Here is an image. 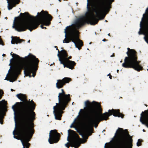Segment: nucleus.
Listing matches in <instances>:
<instances>
[{
  "mask_svg": "<svg viewBox=\"0 0 148 148\" xmlns=\"http://www.w3.org/2000/svg\"><path fill=\"white\" fill-rule=\"evenodd\" d=\"M84 104L85 107H87L89 112V114L87 116L88 126L107 119L108 113L105 112L102 114H101V109L98 103L94 101L92 103H89L87 100L84 102Z\"/></svg>",
  "mask_w": 148,
  "mask_h": 148,
  "instance_id": "f257e3e1",
  "label": "nucleus"
},
{
  "mask_svg": "<svg viewBox=\"0 0 148 148\" xmlns=\"http://www.w3.org/2000/svg\"><path fill=\"white\" fill-rule=\"evenodd\" d=\"M77 21L78 22V23L77 24L73 25L72 26L73 27L70 28L69 29L68 35L66 38V29L68 26H66L64 29V33L65 34V38L62 41L63 43H67L71 41L74 45H75V41L74 40L75 36V30H76L75 29V27L77 28H79L81 25L83 24L84 23L87 21H90L91 25H94L96 23L97 21V20L96 19L95 15L92 12H90L88 14L86 19L84 18L78 19L77 20Z\"/></svg>",
  "mask_w": 148,
  "mask_h": 148,
  "instance_id": "f03ea898",
  "label": "nucleus"
},
{
  "mask_svg": "<svg viewBox=\"0 0 148 148\" xmlns=\"http://www.w3.org/2000/svg\"><path fill=\"white\" fill-rule=\"evenodd\" d=\"M16 97L21 101L23 102L21 115V121L23 125H26V127H27L28 121L30 119L29 111V110H32L35 107H33L32 105L26 100L25 96L23 94H17Z\"/></svg>",
  "mask_w": 148,
  "mask_h": 148,
  "instance_id": "7ed1b4c3",
  "label": "nucleus"
},
{
  "mask_svg": "<svg viewBox=\"0 0 148 148\" xmlns=\"http://www.w3.org/2000/svg\"><path fill=\"white\" fill-rule=\"evenodd\" d=\"M127 51L126 54L128 57L125 58L124 62L122 64V66L125 68L132 67L134 69L139 71L142 69V67L138 64V62L136 60L135 57V51L132 49L127 48Z\"/></svg>",
  "mask_w": 148,
  "mask_h": 148,
  "instance_id": "20e7f679",
  "label": "nucleus"
},
{
  "mask_svg": "<svg viewBox=\"0 0 148 148\" xmlns=\"http://www.w3.org/2000/svg\"><path fill=\"white\" fill-rule=\"evenodd\" d=\"M38 14V13L36 16L33 18L35 20L34 21L31 22L27 20H23L18 22L16 24L15 29L18 32H20L23 31L27 28H28L30 31V29L36 28L39 24V23H37V21L35 20Z\"/></svg>",
  "mask_w": 148,
  "mask_h": 148,
  "instance_id": "39448f33",
  "label": "nucleus"
},
{
  "mask_svg": "<svg viewBox=\"0 0 148 148\" xmlns=\"http://www.w3.org/2000/svg\"><path fill=\"white\" fill-rule=\"evenodd\" d=\"M113 0H104L100 4H93L92 8L97 16L104 12H106V14L110 8V4Z\"/></svg>",
  "mask_w": 148,
  "mask_h": 148,
  "instance_id": "423d86ee",
  "label": "nucleus"
},
{
  "mask_svg": "<svg viewBox=\"0 0 148 148\" xmlns=\"http://www.w3.org/2000/svg\"><path fill=\"white\" fill-rule=\"evenodd\" d=\"M27 56L28 57L26 62L25 64L24 67L26 73H25L24 72V74L25 75L28 76L29 78H30V74L33 70V66H36L38 65V60L33 55L29 54Z\"/></svg>",
  "mask_w": 148,
  "mask_h": 148,
  "instance_id": "0eeeda50",
  "label": "nucleus"
},
{
  "mask_svg": "<svg viewBox=\"0 0 148 148\" xmlns=\"http://www.w3.org/2000/svg\"><path fill=\"white\" fill-rule=\"evenodd\" d=\"M20 133L21 137L22 139H20V140L21 143L23 148H28L29 144L28 141L29 140L26 138L27 135L30 133L32 135L33 133L34 130L32 127H29L28 125L26 127V125H23L21 128Z\"/></svg>",
  "mask_w": 148,
  "mask_h": 148,
  "instance_id": "6e6552de",
  "label": "nucleus"
},
{
  "mask_svg": "<svg viewBox=\"0 0 148 148\" xmlns=\"http://www.w3.org/2000/svg\"><path fill=\"white\" fill-rule=\"evenodd\" d=\"M61 92L58 93V103L59 104V108L65 106L68 101L69 100L68 97L69 94L65 95L62 89H61Z\"/></svg>",
  "mask_w": 148,
  "mask_h": 148,
  "instance_id": "1a4fd4ad",
  "label": "nucleus"
},
{
  "mask_svg": "<svg viewBox=\"0 0 148 148\" xmlns=\"http://www.w3.org/2000/svg\"><path fill=\"white\" fill-rule=\"evenodd\" d=\"M51 19V16L46 12H41L38 17V20L45 25H48L50 24Z\"/></svg>",
  "mask_w": 148,
  "mask_h": 148,
  "instance_id": "9d476101",
  "label": "nucleus"
},
{
  "mask_svg": "<svg viewBox=\"0 0 148 148\" xmlns=\"http://www.w3.org/2000/svg\"><path fill=\"white\" fill-rule=\"evenodd\" d=\"M22 64L21 63L16 64L14 67V68L12 69V72L10 74L9 78L10 79L9 80L10 82H12L16 80L17 75L16 73L17 72H19L20 70L22 69Z\"/></svg>",
  "mask_w": 148,
  "mask_h": 148,
  "instance_id": "9b49d317",
  "label": "nucleus"
},
{
  "mask_svg": "<svg viewBox=\"0 0 148 148\" xmlns=\"http://www.w3.org/2000/svg\"><path fill=\"white\" fill-rule=\"evenodd\" d=\"M59 138V134L57 133L56 130H51L49 133L48 139L49 143L50 144L57 143Z\"/></svg>",
  "mask_w": 148,
  "mask_h": 148,
  "instance_id": "f8f14e48",
  "label": "nucleus"
},
{
  "mask_svg": "<svg viewBox=\"0 0 148 148\" xmlns=\"http://www.w3.org/2000/svg\"><path fill=\"white\" fill-rule=\"evenodd\" d=\"M70 145L72 147L76 148L79 146L80 143L79 142L78 136L75 134L71 137L70 142Z\"/></svg>",
  "mask_w": 148,
  "mask_h": 148,
  "instance_id": "ddd939ff",
  "label": "nucleus"
},
{
  "mask_svg": "<svg viewBox=\"0 0 148 148\" xmlns=\"http://www.w3.org/2000/svg\"><path fill=\"white\" fill-rule=\"evenodd\" d=\"M140 116V122L143 124H146L148 127V111L145 112L143 115L141 114Z\"/></svg>",
  "mask_w": 148,
  "mask_h": 148,
  "instance_id": "4468645a",
  "label": "nucleus"
},
{
  "mask_svg": "<svg viewBox=\"0 0 148 148\" xmlns=\"http://www.w3.org/2000/svg\"><path fill=\"white\" fill-rule=\"evenodd\" d=\"M108 116H110L112 115L114 116H117L118 117L123 118V115L119 112L118 110H115L113 109L108 110Z\"/></svg>",
  "mask_w": 148,
  "mask_h": 148,
  "instance_id": "2eb2a0df",
  "label": "nucleus"
},
{
  "mask_svg": "<svg viewBox=\"0 0 148 148\" xmlns=\"http://www.w3.org/2000/svg\"><path fill=\"white\" fill-rule=\"evenodd\" d=\"M59 104H58V105L57 107V108L56 110V113L53 114L54 116V119H57L59 120L60 119L61 116V114L59 112L60 111L62 110L63 109V108L65 107V106L62 107L61 108H59Z\"/></svg>",
  "mask_w": 148,
  "mask_h": 148,
  "instance_id": "dca6fc26",
  "label": "nucleus"
},
{
  "mask_svg": "<svg viewBox=\"0 0 148 148\" xmlns=\"http://www.w3.org/2000/svg\"><path fill=\"white\" fill-rule=\"evenodd\" d=\"M12 58L10 60V63L11 60L13 58H14V59H15L17 61L16 63L13 66V69L14 68V67L16 64H18L20 63H21L22 64V68L23 66V63L22 60L16 54L13 53V55H12ZM10 64V63L9 65Z\"/></svg>",
  "mask_w": 148,
  "mask_h": 148,
  "instance_id": "f3484780",
  "label": "nucleus"
},
{
  "mask_svg": "<svg viewBox=\"0 0 148 148\" xmlns=\"http://www.w3.org/2000/svg\"><path fill=\"white\" fill-rule=\"evenodd\" d=\"M8 4L7 8L8 10L11 9L14 6L19 2V0H6Z\"/></svg>",
  "mask_w": 148,
  "mask_h": 148,
  "instance_id": "a211bd4d",
  "label": "nucleus"
},
{
  "mask_svg": "<svg viewBox=\"0 0 148 148\" xmlns=\"http://www.w3.org/2000/svg\"><path fill=\"white\" fill-rule=\"evenodd\" d=\"M12 108L14 112V119L15 122V127L14 131V130L16 127V120L15 119V113L16 111H18L19 110L20 108V106L18 104L16 103L12 107Z\"/></svg>",
  "mask_w": 148,
  "mask_h": 148,
  "instance_id": "6ab92c4d",
  "label": "nucleus"
},
{
  "mask_svg": "<svg viewBox=\"0 0 148 148\" xmlns=\"http://www.w3.org/2000/svg\"><path fill=\"white\" fill-rule=\"evenodd\" d=\"M132 139L130 136H128L124 145L121 147L120 148H131L132 145Z\"/></svg>",
  "mask_w": 148,
  "mask_h": 148,
  "instance_id": "aec40b11",
  "label": "nucleus"
},
{
  "mask_svg": "<svg viewBox=\"0 0 148 148\" xmlns=\"http://www.w3.org/2000/svg\"><path fill=\"white\" fill-rule=\"evenodd\" d=\"M65 60L66 67L69 69H73L75 63L74 61L69 60L68 58L65 59Z\"/></svg>",
  "mask_w": 148,
  "mask_h": 148,
  "instance_id": "412c9836",
  "label": "nucleus"
},
{
  "mask_svg": "<svg viewBox=\"0 0 148 148\" xmlns=\"http://www.w3.org/2000/svg\"><path fill=\"white\" fill-rule=\"evenodd\" d=\"M75 36L74 40L75 41V44H76L77 46H82V41L80 40L78 38V31L77 30H75Z\"/></svg>",
  "mask_w": 148,
  "mask_h": 148,
  "instance_id": "4be33fe9",
  "label": "nucleus"
},
{
  "mask_svg": "<svg viewBox=\"0 0 148 148\" xmlns=\"http://www.w3.org/2000/svg\"><path fill=\"white\" fill-rule=\"evenodd\" d=\"M64 84V83L62 81V79L61 80H57L56 85L57 88H59L62 87Z\"/></svg>",
  "mask_w": 148,
  "mask_h": 148,
  "instance_id": "5701e85b",
  "label": "nucleus"
},
{
  "mask_svg": "<svg viewBox=\"0 0 148 148\" xmlns=\"http://www.w3.org/2000/svg\"><path fill=\"white\" fill-rule=\"evenodd\" d=\"M60 56L61 57L62 60L63 59H67V58H66V56L67 55L66 53V52L64 50H62L60 51Z\"/></svg>",
  "mask_w": 148,
  "mask_h": 148,
  "instance_id": "b1692460",
  "label": "nucleus"
},
{
  "mask_svg": "<svg viewBox=\"0 0 148 148\" xmlns=\"http://www.w3.org/2000/svg\"><path fill=\"white\" fill-rule=\"evenodd\" d=\"M1 105L0 107H1L2 108V112L3 110L5 108V106L6 104V102L4 100H2V101H0Z\"/></svg>",
  "mask_w": 148,
  "mask_h": 148,
  "instance_id": "393cba45",
  "label": "nucleus"
},
{
  "mask_svg": "<svg viewBox=\"0 0 148 148\" xmlns=\"http://www.w3.org/2000/svg\"><path fill=\"white\" fill-rule=\"evenodd\" d=\"M62 79L64 84L65 83H68L70 80V79L69 78L65 77Z\"/></svg>",
  "mask_w": 148,
  "mask_h": 148,
  "instance_id": "a878e982",
  "label": "nucleus"
},
{
  "mask_svg": "<svg viewBox=\"0 0 148 148\" xmlns=\"http://www.w3.org/2000/svg\"><path fill=\"white\" fill-rule=\"evenodd\" d=\"M116 133L120 135L122 134L123 133V131L122 129L120 128H118L116 131Z\"/></svg>",
  "mask_w": 148,
  "mask_h": 148,
  "instance_id": "bb28decb",
  "label": "nucleus"
},
{
  "mask_svg": "<svg viewBox=\"0 0 148 148\" xmlns=\"http://www.w3.org/2000/svg\"><path fill=\"white\" fill-rule=\"evenodd\" d=\"M65 59H63L62 60L60 61V64H63V67H64L66 66V63H65Z\"/></svg>",
  "mask_w": 148,
  "mask_h": 148,
  "instance_id": "cd10ccee",
  "label": "nucleus"
},
{
  "mask_svg": "<svg viewBox=\"0 0 148 148\" xmlns=\"http://www.w3.org/2000/svg\"><path fill=\"white\" fill-rule=\"evenodd\" d=\"M2 113V108L1 107H0V123L1 124H2V122L1 121L2 120L3 117L1 115Z\"/></svg>",
  "mask_w": 148,
  "mask_h": 148,
  "instance_id": "c85d7f7f",
  "label": "nucleus"
},
{
  "mask_svg": "<svg viewBox=\"0 0 148 148\" xmlns=\"http://www.w3.org/2000/svg\"><path fill=\"white\" fill-rule=\"evenodd\" d=\"M13 42L12 41V40L11 41V43L12 44H14V42H16L18 41V38H15L13 40Z\"/></svg>",
  "mask_w": 148,
  "mask_h": 148,
  "instance_id": "c756f323",
  "label": "nucleus"
},
{
  "mask_svg": "<svg viewBox=\"0 0 148 148\" xmlns=\"http://www.w3.org/2000/svg\"><path fill=\"white\" fill-rule=\"evenodd\" d=\"M56 50H58V54H57V56L58 57V60L60 61L62 60V59H61V57H60H60L59 56V50H58V49L57 48H56Z\"/></svg>",
  "mask_w": 148,
  "mask_h": 148,
  "instance_id": "7c9ffc66",
  "label": "nucleus"
},
{
  "mask_svg": "<svg viewBox=\"0 0 148 148\" xmlns=\"http://www.w3.org/2000/svg\"><path fill=\"white\" fill-rule=\"evenodd\" d=\"M81 110V109H80V111H79V112L78 113V115L77 116H76V118L74 119L73 122L71 124V125L70 126V127L71 128L72 127V125L73 124V123H74V122H75V120L76 119V118H77L78 116L79 115V113H80V111Z\"/></svg>",
  "mask_w": 148,
  "mask_h": 148,
  "instance_id": "2f4dec72",
  "label": "nucleus"
},
{
  "mask_svg": "<svg viewBox=\"0 0 148 148\" xmlns=\"http://www.w3.org/2000/svg\"><path fill=\"white\" fill-rule=\"evenodd\" d=\"M147 11V10H145V13L144 14H143V17L141 19V20H142L140 22V27H141V23L142 22V20H143V18H144V17L145 14L146 13Z\"/></svg>",
  "mask_w": 148,
  "mask_h": 148,
  "instance_id": "473e14b6",
  "label": "nucleus"
},
{
  "mask_svg": "<svg viewBox=\"0 0 148 148\" xmlns=\"http://www.w3.org/2000/svg\"><path fill=\"white\" fill-rule=\"evenodd\" d=\"M35 66H33V71L32 72V76H33V77H34V76L35 75V73H34V67ZM37 69L36 68H35L34 69V70H35V71H36Z\"/></svg>",
  "mask_w": 148,
  "mask_h": 148,
  "instance_id": "72a5a7b5",
  "label": "nucleus"
},
{
  "mask_svg": "<svg viewBox=\"0 0 148 148\" xmlns=\"http://www.w3.org/2000/svg\"><path fill=\"white\" fill-rule=\"evenodd\" d=\"M140 140L138 139V142L136 143V145L138 146H139L140 145Z\"/></svg>",
  "mask_w": 148,
  "mask_h": 148,
  "instance_id": "f704fd0d",
  "label": "nucleus"
},
{
  "mask_svg": "<svg viewBox=\"0 0 148 148\" xmlns=\"http://www.w3.org/2000/svg\"><path fill=\"white\" fill-rule=\"evenodd\" d=\"M29 103H31V104H32V106H33V107H35V104L32 100H31V101H29Z\"/></svg>",
  "mask_w": 148,
  "mask_h": 148,
  "instance_id": "c9c22d12",
  "label": "nucleus"
},
{
  "mask_svg": "<svg viewBox=\"0 0 148 148\" xmlns=\"http://www.w3.org/2000/svg\"><path fill=\"white\" fill-rule=\"evenodd\" d=\"M75 46V47L76 48H77V49H78V50H79V49H80L81 47V46H77L76 45V44H75V45H74Z\"/></svg>",
  "mask_w": 148,
  "mask_h": 148,
  "instance_id": "e433bc0d",
  "label": "nucleus"
},
{
  "mask_svg": "<svg viewBox=\"0 0 148 148\" xmlns=\"http://www.w3.org/2000/svg\"><path fill=\"white\" fill-rule=\"evenodd\" d=\"M15 23V18L14 19V21L13 22V25L12 26V28H14V25Z\"/></svg>",
  "mask_w": 148,
  "mask_h": 148,
  "instance_id": "4c0bfd02",
  "label": "nucleus"
},
{
  "mask_svg": "<svg viewBox=\"0 0 148 148\" xmlns=\"http://www.w3.org/2000/svg\"><path fill=\"white\" fill-rule=\"evenodd\" d=\"M67 144H68V143H66L65 144V146L66 147H67V148H68L69 146V145H67Z\"/></svg>",
  "mask_w": 148,
  "mask_h": 148,
  "instance_id": "58836bf2",
  "label": "nucleus"
},
{
  "mask_svg": "<svg viewBox=\"0 0 148 148\" xmlns=\"http://www.w3.org/2000/svg\"><path fill=\"white\" fill-rule=\"evenodd\" d=\"M2 93L1 92V90H0V99L2 95Z\"/></svg>",
  "mask_w": 148,
  "mask_h": 148,
  "instance_id": "ea45409f",
  "label": "nucleus"
},
{
  "mask_svg": "<svg viewBox=\"0 0 148 148\" xmlns=\"http://www.w3.org/2000/svg\"><path fill=\"white\" fill-rule=\"evenodd\" d=\"M68 136H67V140L68 142H69V140H68V136H69V130L68 131Z\"/></svg>",
  "mask_w": 148,
  "mask_h": 148,
  "instance_id": "a19ab883",
  "label": "nucleus"
},
{
  "mask_svg": "<svg viewBox=\"0 0 148 148\" xmlns=\"http://www.w3.org/2000/svg\"><path fill=\"white\" fill-rule=\"evenodd\" d=\"M55 106H53V114L55 113Z\"/></svg>",
  "mask_w": 148,
  "mask_h": 148,
  "instance_id": "79ce46f5",
  "label": "nucleus"
},
{
  "mask_svg": "<svg viewBox=\"0 0 148 148\" xmlns=\"http://www.w3.org/2000/svg\"><path fill=\"white\" fill-rule=\"evenodd\" d=\"M88 0H87V4H86V8H88Z\"/></svg>",
  "mask_w": 148,
  "mask_h": 148,
  "instance_id": "37998d69",
  "label": "nucleus"
},
{
  "mask_svg": "<svg viewBox=\"0 0 148 148\" xmlns=\"http://www.w3.org/2000/svg\"><path fill=\"white\" fill-rule=\"evenodd\" d=\"M40 27L42 28H44V27H43V26L42 25H40ZM44 28H45V27H44Z\"/></svg>",
  "mask_w": 148,
  "mask_h": 148,
  "instance_id": "c03bdc74",
  "label": "nucleus"
},
{
  "mask_svg": "<svg viewBox=\"0 0 148 148\" xmlns=\"http://www.w3.org/2000/svg\"><path fill=\"white\" fill-rule=\"evenodd\" d=\"M13 138H15L16 139H17V138H16V137H15V136H13Z\"/></svg>",
  "mask_w": 148,
  "mask_h": 148,
  "instance_id": "a18cd8bd",
  "label": "nucleus"
},
{
  "mask_svg": "<svg viewBox=\"0 0 148 148\" xmlns=\"http://www.w3.org/2000/svg\"><path fill=\"white\" fill-rule=\"evenodd\" d=\"M1 43H2V41H1V39L0 38V45L1 44Z\"/></svg>",
  "mask_w": 148,
  "mask_h": 148,
  "instance_id": "49530a36",
  "label": "nucleus"
},
{
  "mask_svg": "<svg viewBox=\"0 0 148 148\" xmlns=\"http://www.w3.org/2000/svg\"><path fill=\"white\" fill-rule=\"evenodd\" d=\"M31 113L33 115H34V112H31Z\"/></svg>",
  "mask_w": 148,
  "mask_h": 148,
  "instance_id": "de8ad7c7",
  "label": "nucleus"
},
{
  "mask_svg": "<svg viewBox=\"0 0 148 148\" xmlns=\"http://www.w3.org/2000/svg\"><path fill=\"white\" fill-rule=\"evenodd\" d=\"M85 138L86 139H87V138H88V136H85Z\"/></svg>",
  "mask_w": 148,
  "mask_h": 148,
  "instance_id": "09e8293b",
  "label": "nucleus"
},
{
  "mask_svg": "<svg viewBox=\"0 0 148 148\" xmlns=\"http://www.w3.org/2000/svg\"><path fill=\"white\" fill-rule=\"evenodd\" d=\"M102 41H103L104 42V41H105V39H103L102 40Z\"/></svg>",
  "mask_w": 148,
  "mask_h": 148,
  "instance_id": "8fccbe9b",
  "label": "nucleus"
},
{
  "mask_svg": "<svg viewBox=\"0 0 148 148\" xmlns=\"http://www.w3.org/2000/svg\"><path fill=\"white\" fill-rule=\"evenodd\" d=\"M10 55H11V56H12V55H13V54H12V52H11L10 53Z\"/></svg>",
  "mask_w": 148,
  "mask_h": 148,
  "instance_id": "3c124183",
  "label": "nucleus"
},
{
  "mask_svg": "<svg viewBox=\"0 0 148 148\" xmlns=\"http://www.w3.org/2000/svg\"><path fill=\"white\" fill-rule=\"evenodd\" d=\"M109 78L110 79H111V76H110L109 77Z\"/></svg>",
  "mask_w": 148,
  "mask_h": 148,
  "instance_id": "603ef678",
  "label": "nucleus"
},
{
  "mask_svg": "<svg viewBox=\"0 0 148 148\" xmlns=\"http://www.w3.org/2000/svg\"><path fill=\"white\" fill-rule=\"evenodd\" d=\"M138 33H139V34H141V33H140V31H139V32H138Z\"/></svg>",
  "mask_w": 148,
  "mask_h": 148,
  "instance_id": "864d4df0",
  "label": "nucleus"
},
{
  "mask_svg": "<svg viewBox=\"0 0 148 148\" xmlns=\"http://www.w3.org/2000/svg\"><path fill=\"white\" fill-rule=\"evenodd\" d=\"M4 55H5V54H3L2 55L3 56H4Z\"/></svg>",
  "mask_w": 148,
  "mask_h": 148,
  "instance_id": "5fc2aeb1",
  "label": "nucleus"
},
{
  "mask_svg": "<svg viewBox=\"0 0 148 148\" xmlns=\"http://www.w3.org/2000/svg\"><path fill=\"white\" fill-rule=\"evenodd\" d=\"M54 47L55 48H56V46H54Z\"/></svg>",
  "mask_w": 148,
  "mask_h": 148,
  "instance_id": "6e6d98bb",
  "label": "nucleus"
},
{
  "mask_svg": "<svg viewBox=\"0 0 148 148\" xmlns=\"http://www.w3.org/2000/svg\"><path fill=\"white\" fill-rule=\"evenodd\" d=\"M91 44V42H90L89 43V45H90Z\"/></svg>",
  "mask_w": 148,
  "mask_h": 148,
  "instance_id": "4d7b16f0",
  "label": "nucleus"
},
{
  "mask_svg": "<svg viewBox=\"0 0 148 148\" xmlns=\"http://www.w3.org/2000/svg\"><path fill=\"white\" fill-rule=\"evenodd\" d=\"M118 71H119V70H118V69H117V70H116V71H117V72H118Z\"/></svg>",
  "mask_w": 148,
  "mask_h": 148,
  "instance_id": "13d9d810",
  "label": "nucleus"
},
{
  "mask_svg": "<svg viewBox=\"0 0 148 148\" xmlns=\"http://www.w3.org/2000/svg\"><path fill=\"white\" fill-rule=\"evenodd\" d=\"M27 42L29 43V40Z\"/></svg>",
  "mask_w": 148,
  "mask_h": 148,
  "instance_id": "bf43d9fd",
  "label": "nucleus"
},
{
  "mask_svg": "<svg viewBox=\"0 0 148 148\" xmlns=\"http://www.w3.org/2000/svg\"><path fill=\"white\" fill-rule=\"evenodd\" d=\"M107 35H108V36H109V34L108 33V34Z\"/></svg>",
  "mask_w": 148,
  "mask_h": 148,
  "instance_id": "052dcab7",
  "label": "nucleus"
},
{
  "mask_svg": "<svg viewBox=\"0 0 148 148\" xmlns=\"http://www.w3.org/2000/svg\"><path fill=\"white\" fill-rule=\"evenodd\" d=\"M13 135L14 134V131L13 132Z\"/></svg>",
  "mask_w": 148,
  "mask_h": 148,
  "instance_id": "680f3d73",
  "label": "nucleus"
},
{
  "mask_svg": "<svg viewBox=\"0 0 148 148\" xmlns=\"http://www.w3.org/2000/svg\"><path fill=\"white\" fill-rule=\"evenodd\" d=\"M57 103H56V105H57Z\"/></svg>",
  "mask_w": 148,
  "mask_h": 148,
  "instance_id": "e2e57ef3",
  "label": "nucleus"
},
{
  "mask_svg": "<svg viewBox=\"0 0 148 148\" xmlns=\"http://www.w3.org/2000/svg\"><path fill=\"white\" fill-rule=\"evenodd\" d=\"M143 132H144V130H143Z\"/></svg>",
  "mask_w": 148,
  "mask_h": 148,
  "instance_id": "0e129e2a",
  "label": "nucleus"
},
{
  "mask_svg": "<svg viewBox=\"0 0 148 148\" xmlns=\"http://www.w3.org/2000/svg\"><path fill=\"white\" fill-rule=\"evenodd\" d=\"M95 128H96V126H95Z\"/></svg>",
  "mask_w": 148,
  "mask_h": 148,
  "instance_id": "69168bd1",
  "label": "nucleus"
},
{
  "mask_svg": "<svg viewBox=\"0 0 148 148\" xmlns=\"http://www.w3.org/2000/svg\"><path fill=\"white\" fill-rule=\"evenodd\" d=\"M109 74H108L107 75V76Z\"/></svg>",
  "mask_w": 148,
  "mask_h": 148,
  "instance_id": "338daca9",
  "label": "nucleus"
},
{
  "mask_svg": "<svg viewBox=\"0 0 148 148\" xmlns=\"http://www.w3.org/2000/svg\"><path fill=\"white\" fill-rule=\"evenodd\" d=\"M70 57H69V58H70Z\"/></svg>",
  "mask_w": 148,
  "mask_h": 148,
  "instance_id": "774afa93",
  "label": "nucleus"
}]
</instances>
